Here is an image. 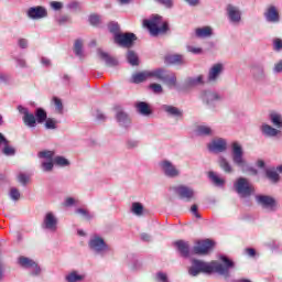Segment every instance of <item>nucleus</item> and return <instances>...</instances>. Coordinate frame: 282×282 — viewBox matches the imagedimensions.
Segmentation results:
<instances>
[{
	"label": "nucleus",
	"instance_id": "nucleus-1",
	"mask_svg": "<svg viewBox=\"0 0 282 282\" xmlns=\"http://www.w3.org/2000/svg\"><path fill=\"white\" fill-rule=\"evenodd\" d=\"M220 259L225 265L217 261L204 262L202 260L194 259L192 260V265L188 269V274L191 276H197L198 274H202V272L205 274H213V272H217V274L228 276V274H230V268H235V262L226 256L220 257Z\"/></svg>",
	"mask_w": 282,
	"mask_h": 282
},
{
	"label": "nucleus",
	"instance_id": "nucleus-2",
	"mask_svg": "<svg viewBox=\"0 0 282 282\" xmlns=\"http://www.w3.org/2000/svg\"><path fill=\"white\" fill-rule=\"evenodd\" d=\"M268 118L272 126L269 123H262L260 126L261 134L264 138H279V135H281V131H282V115H281V112L272 110L269 112Z\"/></svg>",
	"mask_w": 282,
	"mask_h": 282
},
{
	"label": "nucleus",
	"instance_id": "nucleus-3",
	"mask_svg": "<svg viewBox=\"0 0 282 282\" xmlns=\"http://www.w3.org/2000/svg\"><path fill=\"white\" fill-rule=\"evenodd\" d=\"M18 111L21 113L22 120L25 124V127H29L30 129H34L36 127V122L39 124H43L45 120H47V112L43 108H37L34 113H31L30 110L23 106H18Z\"/></svg>",
	"mask_w": 282,
	"mask_h": 282
},
{
	"label": "nucleus",
	"instance_id": "nucleus-4",
	"mask_svg": "<svg viewBox=\"0 0 282 282\" xmlns=\"http://www.w3.org/2000/svg\"><path fill=\"white\" fill-rule=\"evenodd\" d=\"M143 25L147 28L151 36H158L169 31V23L164 22L161 15H152L149 20H143Z\"/></svg>",
	"mask_w": 282,
	"mask_h": 282
},
{
	"label": "nucleus",
	"instance_id": "nucleus-5",
	"mask_svg": "<svg viewBox=\"0 0 282 282\" xmlns=\"http://www.w3.org/2000/svg\"><path fill=\"white\" fill-rule=\"evenodd\" d=\"M150 78H155V80H161L167 87H175L177 85V76H175V73L170 72L165 68H156L149 70Z\"/></svg>",
	"mask_w": 282,
	"mask_h": 282
},
{
	"label": "nucleus",
	"instance_id": "nucleus-6",
	"mask_svg": "<svg viewBox=\"0 0 282 282\" xmlns=\"http://www.w3.org/2000/svg\"><path fill=\"white\" fill-rule=\"evenodd\" d=\"M231 160L239 169L243 170L248 166V162H246V159L243 158V147L239 141H234L231 143Z\"/></svg>",
	"mask_w": 282,
	"mask_h": 282
},
{
	"label": "nucleus",
	"instance_id": "nucleus-7",
	"mask_svg": "<svg viewBox=\"0 0 282 282\" xmlns=\"http://www.w3.org/2000/svg\"><path fill=\"white\" fill-rule=\"evenodd\" d=\"M200 100L209 109H215V107H217V105L224 100V96L217 93V90H203L200 94Z\"/></svg>",
	"mask_w": 282,
	"mask_h": 282
},
{
	"label": "nucleus",
	"instance_id": "nucleus-8",
	"mask_svg": "<svg viewBox=\"0 0 282 282\" xmlns=\"http://www.w3.org/2000/svg\"><path fill=\"white\" fill-rule=\"evenodd\" d=\"M88 247L90 248L91 252L95 254H100L101 257H105V252H108L109 250V246L100 236H93L88 242Z\"/></svg>",
	"mask_w": 282,
	"mask_h": 282
},
{
	"label": "nucleus",
	"instance_id": "nucleus-9",
	"mask_svg": "<svg viewBox=\"0 0 282 282\" xmlns=\"http://www.w3.org/2000/svg\"><path fill=\"white\" fill-rule=\"evenodd\" d=\"M256 202L263 210H268V213H275L279 209V203L272 196L258 195L256 196Z\"/></svg>",
	"mask_w": 282,
	"mask_h": 282
},
{
	"label": "nucleus",
	"instance_id": "nucleus-10",
	"mask_svg": "<svg viewBox=\"0 0 282 282\" xmlns=\"http://www.w3.org/2000/svg\"><path fill=\"white\" fill-rule=\"evenodd\" d=\"M234 188L240 197H250L254 187L245 177H239L234 184Z\"/></svg>",
	"mask_w": 282,
	"mask_h": 282
},
{
	"label": "nucleus",
	"instance_id": "nucleus-11",
	"mask_svg": "<svg viewBox=\"0 0 282 282\" xmlns=\"http://www.w3.org/2000/svg\"><path fill=\"white\" fill-rule=\"evenodd\" d=\"M226 17L229 23L232 25H239L241 23V9L232 3H228L225 8Z\"/></svg>",
	"mask_w": 282,
	"mask_h": 282
},
{
	"label": "nucleus",
	"instance_id": "nucleus-12",
	"mask_svg": "<svg viewBox=\"0 0 282 282\" xmlns=\"http://www.w3.org/2000/svg\"><path fill=\"white\" fill-rule=\"evenodd\" d=\"M207 149L209 153H226L228 151V140L216 137L207 144Z\"/></svg>",
	"mask_w": 282,
	"mask_h": 282
},
{
	"label": "nucleus",
	"instance_id": "nucleus-13",
	"mask_svg": "<svg viewBox=\"0 0 282 282\" xmlns=\"http://www.w3.org/2000/svg\"><path fill=\"white\" fill-rule=\"evenodd\" d=\"M159 165L165 177H170L172 180H175V177H180V169H177V166L173 164V162L169 160H163L159 163Z\"/></svg>",
	"mask_w": 282,
	"mask_h": 282
},
{
	"label": "nucleus",
	"instance_id": "nucleus-14",
	"mask_svg": "<svg viewBox=\"0 0 282 282\" xmlns=\"http://www.w3.org/2000/svg\"><path fill=\"white\" fill-rule=\"evenodd\" d=\"M43 230H48L50 232H56L58 230V218L54 213L48 212L45 214L43 223H42Z\"/></svg>",
	"mask_w": 282,
	"mask_h": 282
},
{
	"label": "nucleus",
	"instance_id": "nucleus-15",
	"mask_svg": "<svg viewBox=\"0 0 282 282\" xmlns=\"http://www.w3.org/2000/svg\"><path fill=\"white\" fill-rule=\"evenodd\" d=\"M113 39L120 47H131L138 37L133 33H117Z\"/></svg>",
	"mask_w": 282,
	"mask_h": 282
},
{
	"label": "nucleus",
	"instance_id": "nucleus-16",
	"mask_svg": "<svg viewBox=\"0 0 282 282\" xmlns=\"http://www.w3.org/2000/svg\"><path fill=\"white\" fill-rule=\"evenodd\" d=\"M215 247V241L210 239L198 240L193 248L194 254H207Z\"/></svg>",
	"mask_w": 282,
	"mask_h": 282
},
{
	"label": "nucleus",
	"instance_id": "nucleus-17",
	"mask_svg": "<svg viewBox=\"0 0 282 282\" xmlns=\"http://www.w3.org/2000/svg\"><path fill=\"white\" fill-rule=\"evenodd\" d=\"M223 74H224L223 63H216L212 65L207 74V83H217V80H219Z\"/></svg>",
	"mask_w": 282,
	"mask_h": 282
},
{
	"label": "nucleus",
	"instance_id": "nucleus-18",
	"mask_svg": "<svg viewBox=\"0 0 282 282\" xmlns=\"http://www.w3.org/2000/svg\"><path fill=\"white\" fill-rule=\"evenodd\" d=\"M173 191L178 195L181 199H185V202H191L193 197H195V191L186 185H178L173 187Z\"/></svg>",
	"mask_w": 282,
	"mask_h": 282
},
{
	"label": "nucleus",
	"instance_id": "nucleus-19",
	"mask_svg": "<svg viewBox=\"0 0 282 282\" xmlns=\"http://www.w3.org/2000/svg\"><path fill=\"white\" fill-rule=\"evenodd\" d=\"M116 120L120 127H131V117L123 111L120 107H116Z\"/></svg>",
	"mask_w": 282,
	"mask_h": 282
},
{
	"label": "nucleus",
	"instance_id": "nucleus-20",
	"mask_svg": "<svg viewBox=\"0 0 282 282\" xmlns=\"http://www.w3.org/2000/svg\"><path fill=\"white\" fill-rule=\"evenodd\" d=\"M29 19H45L47 17V10L43 7H32L28 10Z\"/></svg>",
	"mask_w": 282,
	"mask_h": 282
},
{
	"label": "nucleus",
	"instance_id": "nucleus-21",
	"mask_svg": "<svg viewBox=\"0 0 282 282\" xmlns=\"http://www.w3.org/2000/svg\"><path fill=\"white\" fill-rule=\"evenodd\" d=\"M167 65H186V58L182 54H169L165 56Z\"/></svg>",
	"mask_w": 282,
	"mask_h": 282
},
{
	"label": "nucleus",
	"instance_id": "nucleus-22",
	"mask_svg": "<svg viewBox=\"0 0 282 282\" xmlns=\"http://www.w3.org/2000/svg\"><path fill=\"white\" fill-rule=\"evenodd\" d=\"M264 17L269 23H279L281 21L276 7H270L264 13Z\"/></svg>",
	"mask_w": 282,
	"mask_h": 282
},
{
	"label": "nucleus",
	"instance_id": "nucleus-23",
	"mask_svg": "<svg viewBox=\"0 0 282 282\" xmlns=\"http://www.w3.org/2000/svg\"><path fill=\"white\" fill-rule=\"evenodd\" d=\"M97 54L101 61H105L108 67H116V65H118V61L113 57H110L107 52L98 48Z\"/></svg>",
	"mask_w": 282,
	"mask_h": 282
},
{
	"label": "nucleus",
	"instance_id": "nucleus-24",
	"mask_svg": "<svg viewBox=\"0 0 282 282\" xmlns=\"http://www.w3.org/2000/svg\"><path fill=\"white\" fill-rule=\"evenodd\" d=\"M162 111H165L167 116H173L174 118H182L183 112L180 110V108L171 105H163L161 107Z\"/></svg>",
	"mask_w": 282,
	"mask_h": 282
},
{
	"label": "nucleus",
	"instance_id": "nucleus-25",
	"mask_svg": "<svg viewBox=\"0 0 282 282\" xmlns=\"http://www.w3.org/2000/svg\"><path fill=\"white\" fill-rule=\"evenodd\" d=\"M174 246H176L178 252L183 257H188L191 254V246L188 245L187 241L178 240L174 243Z\"/></svg>",
	"mask_w": 282,
	"mask_h": 282
},
{
	"label": "nucleus",
	"instance_id": "nucleus-26",
	"mask_svg": "<svg viewBox=\"0 0 282 282\" xmlns=\"http://www.w3.org/2000/svg\"><path fill=\"white\" fill-rule=\"evenodd\" d=\"M253 78L256 80H264L265 79V70L263 68V65H254L251 69Z\"/></svg>",
	"mask_w": 282,
	"mask_h": 282
},
{
	"label": "nucleus",
	"instance_id": "nucleus-27",
	"mask_svg": "<svg viewBox=\"0 0 282 282\" xmlns=\"http://www.w3.org/2000/svg\"><path fill=\"white\" fill-rule=\"evenodd\" d=\"M66 282H83L85 281V274H80L78 271H70L65 276Z\"/></svg>",
	"mask_w": 282,
	"mask_h": 282
},
{
	"label": "nucleus",
	"instance_id": "nucleus-28",
	"mask_svg": "<svg viewBox=\"0 0 282 282\" xmlns=\"http://www.w3.org/2000/svg\"><path fill=\"white\" fill-rule=\"evenodd\" d=\"M148 78H150L149 70L135 73L134 75H132V83H134L135 85H140V83H144V80H148Z\"/></svg>",
	"mask_w": 282,
	"mask_h": 282
},
{
	"label": "nucleus",
	"instance_id": "nucleus-29",
	"mask_svg": "<svg viewBox=\"0 0 282 282\" xmlns=\"http://www.w3.org/2000/svg\"><path fill=\"white\" fill-rule=\"evenodd\" d=\"M186 87H197V85H204V75H198L196 77H188L185 80Z\"/></svg>",
	"mask_w": 282,
	"mask_h": 282
},
{
	"label": "nucleus",
	"instance_id": "nucleus-30",
	"mask_svg": "<svg viewBox=\"0 0 282 282\" xmlns=\"http://www.w3.org/2000/svg\"><path fill=\"white\" fill-rule=\"evenodd\" d=\"M195 34L198 39H208V36H213V29L210 26L198 28Z\"/></svg>",
	"mask_w": 282,
	"mask_h": 282
},
{
	"label": "nucleus",
	"instance_id": "nucleus-31",
	"mask_svg": "<svg viewBox=\"0 0 282 282\" xmlns=\"http://www.w3.org/2000/svg\"><path fill=\"white\" fill-rule=\"evenodd\" d=\"M137 111L141 113V116H151V108L149 107V104L144 101H139L135 104Z\"/></svg>",
	"mask_w": 282,
	"mask_h": 282
},
{
	"label": "nucleus",
	"instance_id": "nucleus-32",
	"mask_svg": "<svg viewBox=\"0 0 282 282\" xmlns=\"http://www.w3.org/2000/svg\"><path fill=\"white\" fill-rule=\"evenodd\" d=\"M218 164L225 173H232V165L228 162V159L220 156L218 159Z\"/></svg>",
	"mask_w": 282,
	"mask_h": 282
},
{
	"label": "nucleus",
	"instance_id": "nucleus-33",
	"mask_svg": "<svg viewBox=\"0 0 282 282\" xmlns=\"http://www.w3.org/2000/svg\"><path fill=\"white\" fill-rule=\"evenodd\" d=\"M19 264L21 265V268H25L28 270H31L33 265H36V261L28 258V257H23L21 256L19 258Z\"/></svg>",
	"mask_w": 282,
	"mask_h": 282
},
{
	"label": "nucleus",
	"instance_id": "nucleus-34",
	"mask_svg": "<svg viewBox=\"0 0 282 282\" xmlns=\"http://www.w3.org/2000/svg\"><path fill=\"white\" fill-rule=\"evenodd\" d=\"M208 177L213 182V184H215V186H224V184H226V181H224V178H220L219 175H217V173L213 171L208 173Z\"/></svg>",
	"mask_w": 282,
	"mask_h": 282
},
{
	"label": "nucleus",
	"instance_id": "nucleus-35",
	"mask_svg": "<svg viewBox=\"0 0 282 282\" xmlns=\"http://www.w3.org/2000/svg\"><path fill=\"white\" fill-rule=\"evenodd\" d=\"M265 175H267L268 180H270V182H272V184H279V181L281 180V176L274 170H267Z\"/></svg>",
	"mask_w": 282,
	"mask_h": 282
},
{
	"label": "nucleus",
	"instance_id": "nucleus-36",
	"mask_svg": "<svg viewBox=\"0 0 282 282\" xmlns=\"http://www.w3.org/2000/svg\"><path fill=\"white\" fill-rule=\"evenodd\" d=\"M197 135H213L214 131L212 127L208 126H198L196 128Z\"/></svg>",
	"mask_w": 282,
	"mask_h": 282
},
{
	"label": "nucleus",
	"instance_id": "nucleus-37",
	"mask_svg": "<svg viewBox=\"0 0 282 282\" xmlns=\"http://www.w3.org/2000/svg\"><path fill=\"white\" fill-rule=\"evenodd\" d=\"M127 61H128V63H130L133 67L140 65V61H139V58H138V54H135V52H133V51H128Z\"/></svg>",
	"mask_w": 282,
	"mask_h": 282
},
{
	"label": "nucleus",
	"instance_id": "nucleus-38",
	"mask_svg": "<svg viewBox=\"0 0 282 282\" xmlns=\"http://www.w3.org/2000/svg\"><path fill=\"white\" fill-rule=\"evenodd\" d=\"M74 52L75 55L78 56V58H84V53H83V40H76L74 44Z\"/></svg>",
	"mask_w": 282,
	"mask_h": 282
},
{
	"label": "nucleus",
	"instance_id": "nucleus-39",
	"mask_svg": "<svg viewBox=\"0 0 282 282\" xmlns=\"http://www.w3.org/2000/svg\"><path fill=\"white\" fill-rule=\"evenodd\" d=\"M131 213H133V215H137L138 217H140L142 215V213H144V206L138 202L132 203Z\"/></svg>",
	"mask_w": 282,
	"mask_h": 282
},
{
	"label": "nucleus",
	"instance_id": "nucleus-40",
	"mask_svg": "<svg viewBox=\"0 0 282 282\" xmlns=\"http://www.w3.org/2000/svg\"><path fill=\"white\" fill-rule=\"evenodd\" d=\"M53 163L56 166H62V167L69 166V160L65 159L64 156H55L53 160Z\"/></svg>",
	"mask_w": 282,
	"mask_h": 282
},
{
	"label": "nucleus",
	"instance_id": "nucleus-41",
	"mask_svg": "<svg viewBox=\"0 0 282 282\" xmlns=\"http://www.w3.org/2000/svg\"><path fill=\"white\" fill-rule=\"evenodd\" d=\"M2 149V153L3 155H14V153H17V150H14V148L10 147V141L7 140V143H4Z\"/></svg>",
	"mask_w": 282,
	"mask_h": 282
},
{
	"label": "nucleus",
	"instance_id": "nucleus-42",
	"mask_svg": "<svg viewBox=\"0 0 282 282\" xmlns=\"http://www.w3.org/2000/svg\"><path fill=\"white\" fill-rule=\"evenodd\" d=\"M37 155L42 160H50V161H52L54 159V151L44 150V151L39 152Z\"/></svg>",
	"mask_w": 282,
	"mask_h": 282
},
{
	"label": "nucleus",
	"instance_id": "nucleus-43",
	"mask_svg": "<svg viewBox=\"0 0 282 282\" xmlns=\"http://www.w3.org/2000/svg\"><path fill=\"white\" fill-rule=\"evenodd\" d=\"M149 88L151 89V91H153V94H164V88H162V85L153 83L150 84Z\"/></svg>",
	"mask_w": 282,
	"mask_h": 282
},
{
	"label": "nucleus",
	"instance_id": "nucleus-44",
	"mask_svg": "<svg viewBox=\"0 0 282 282\" xmlns=\"http://www.w3.org/2000/svg\"><path fill=\"white\" fill-rule=\"evenodd\" d=\"M108 30H109V32H111V34H115V36L117 34H120L119 33L120 32V25L117 22H110L108 24Z\"/></svg>",
	"mask_w": 282,
	"mask_h": 282
},
{
	"label": "nucleus",
	"instance_id": "nucleus-45",
	"mask_svg": "<svg viewBox=\"0 0 282 282\" xmlns=\"http://www.w3.org/2000/svg\"><path fill=\"white\" fill-rule=\"evenodd\" d=\"M9 195L10 198L13 199V202H19V199H21V193L17 187H11Z\"/></svg>",
	"mask_w": 282,
	"mask_h": 282
},
{
	"label": "nucleus",
	"instance_id": "nucleus-46",
	"mask_svg": "<svg viewBox=\"0 0 282 282\" xmlns=\"http://www.w3.org/2000/svg\"><path fill=\"white\" fill-rule=\"evenodd\" d=\"M155 3H159V6H163L164 8H167V10H171L173 8L174 2L173 0H154Z\"/></svg>",
	"mask_w": 282,
	"mask_h": 282
},
{
	"label": "nucleus",
	"instance_id": "nucleus-47",
	"mask_svg": "<svg viewBox=\"0 0 282 282\" xmlns=\"http://www.w3.org/2000/svg\"><path fill=\"white\" fill-rule=\"evenodd\" d=\"M55 110L57 113H63V101L58 97L53 98Z\"/></svg>",
	"mask_w": 282,
	"mask_h": 282
},
{
	"label": "nucleus",
	"instance_id": "nucleus-48",
	"mask_svg": "<svg viewBox=\"0 0 282 282\" xmlns=\"http://www.w3.org/2000/svg\"><path fill=\"white\" fill-rule=\"evenodd\" d=\"M18 182H20V184H22V186H25L30 182V176H28L24 173H21L18 175Z\"/></svg>",
	"mask_w": 282,
	"mask_h": 282
},
{
	"label": "nucleus",
	"instance_id": "nucleus-49",
	"mask_svg": "<svg viewBox=\"0 0 282 282\" xmlns=\"http://www.w3.org/2000/svg\"><path fill=\"white\" fill-rule=\"evenodd\" d=\"M45 129H56V120L46 118L45 120Z\"/></svg>",
	"mask_w": 282,
	"mask_h": 282
},
{
	"label": "nucleus",
	"instance_id": "nucleus-50",
	"mask_svg": "<svg viewBox=\"0 0 282 282\" xmlns=\"http://www.w3.org/2000/svg\"><path fill=\"white\" fill-rule=\"evenodd\" d=\"M52 169H54V162L48 161L42 163V170L45 171L46 173L52 171Z\"/></svg>",
	"mask_w": 282,
	"mask_h": 282
},
{
	"label": "nucleus",
	"instance_id": "nucleus-51",
	"mask_svg": "<svg viewBox=\"0 0 282 282\" xmlns=\"http://www.w3.org/2000/svg\"><path fill=\"white\" fill-rule=\"evenodd\" d=\"M41 275V267L35 262V265L31 269V276H40Z\"/></svg>",
	"mask_w": 282,
	"mask_h": 282
},
{
	"label": "nucleus",
	"instance_id": "nucleus-52",
	"mask_svg": "<svg viewBox=\"0 0 282 282\" xmlns=\"http://www.w3.org/2000/svg\"><path fill=\"white\" fill-rule=\"evenodd\" d=\"M89 23L90 25H98V23H100V15H97V14L90 15Z\"/></svg>",
	"mask_w": 282,
	"mask_h": 282
},
{
	"label": "nucleus",
	"instance_id": "nucleus-53",
	"mask_svg": "<svg viewBox=\"0 0 282 282\" xmlns=\"http://www.w3.org/2000/svg\"><path fill=\"white\" fill-rule=\"evenodd\" d=\"M273 50H275V52H281V50H282V40L281 39H275L273 41Z\"/></svg>",
	"mask_w": 282,
	"mask_h": 282
},
{
	"label": "nucleus",
	"instance_id": "nucleus-54",
	"mask_svg": "<svg viewBox=\"0 0 282 282\" xmlns=\"http://www.w3.org/2000/svg\"><path fill=\"white\" fill-rule=\"evenodd\" d=\"M139 144H140V141L138 140H128L127 142L128 149H138Z\"/></svg>",
	"mask_w": 282,
	"mask_h": 282
},
{
	"label": "nucleus",
	"instance_id": "nucleus-55",
	"mask_svg": "<svg viewBox=\"0 0 282 282\" xmlns=\"http://www.w3.org/2000/svg\"><path fill=\"white\" fill-rule=\"evenodd\" d=\"M77 215H82L83 217H86V219H91V216L89 215V212L87 209L78 208L76 209Z\"/></svg>",
	"mask_w": 282,
	"mask_h": 282
},
{
	"label": "nucleus",
	"instance_id": "nucleus-56",
	"mask_svg": "<svg viewBox=\"0 0 282 282\" xmlns=\"http://www.w3.org/2000/svg\"><path fill=\"white\" fill-rule=\"evenodd\" d=\"M156 279L158 281H161V282H169V276L164 272H158Z\"/></svg>",
	"mask_w": 282,
	"mask_h": 282
},
{
	"label": "nucleus",
	"instance_id": "nucleus-57",
	"mask_svg": "<svg viewBox=\"0 0 282 282\" xmlns=\"http://www.w3.org/2000/svg\"><path fill=\"white\" fill-rule=\"evenodd\" d=\"M191 213L196 217V219H202V215H199V212H197V205H192Z\"/></svg>",
	"mask_w": 282,
	"mask_h": 282
},
{
	"label": "nucleus",
	"instance_id": "nucleus-58",
	"mask_svg": "<svg viewBox=\"0 0 282 282\" xmlns=\"http://www.w3.org/2000/svg\"><path fill=\"white\" fill-rule=\"evenodd\" d=\"M57 23L59 25H65V23H69V17L67 15H62L57 19Z\"/></svg>",
	"mask_w": 282,
	"mask_h": 282
},
{
	"label": "nucleus",
	"instance_id": "nucleus-59",
	"mask_svg": "<svg viewBox=\"0 0 282 282\" xmlns=\"http://www.w3.org/2000/svg\"><path fill=\"white\" fill-rule=\"evenodd\" d=\"M51 8L53 10H61L63 8V2L53 1V2H51Z\"/></svg>",
	"mask_w": 282,
	"mask_h": 282
},
{
	"label": "nucleus",
	"instance_id": "nucleus-60",
	"mask_svg": "<svg viewBox=\"0 0 282 282\" xmlns=\"http://www.w3.org/2000/svg\"><path fill=\"white\" fill-rule=\"evenodd\" d=\"M187 52H191L192 54H202V48L194 47V46H188Z\"/></svg>",
	"mask_w": 282,
	"mask_h": 282
},
{
	"label": "nucleus",
	"instance_id": "nucleus-61",
	"mask_svg": "<svg viewBox=\"0 0 282 282\" xmlns=\"http://www.w3.org/2000/svg\"><path fill=\"white\" fill-rule=\"evenodd\" d=\"M273 72H275V74H281L282 72V59L275 64L274 68H273Z\"/></svg>",
	"mask_w": 282,
	"mask_h": 282
},
{
	"label": "nucleus",
	"instance_id": "nucleus-62",
	"mask_svg": "<svg viewBox=\"0 0 282 282\" xmlns=\"http://www.w3.org/2000/svg\"><path fill=\"white\" fill-rule=\"evenodd\" d=\"M19 47H21L22 50H25L28 47V40L20 39L19 40Z\"/></svg>",
	"mask_w": 282,
	"mask_h": 282
},
{
	"label": "nucleus",
	"instance_id": "nucleus-63",
	"mask_svg": "<svg viewBox=\"0 0 282 282\" xmlns=\"http://www.w3.org/2000/svg\"><path fill=\"white\" fill-rule=\"evenodd\" d=\"M18 67H28V64L25 63V59L23 58H17Z\"/></svg>",
	"mask_w": 282,
	"mask_h": 282
},
{
	"label": "nucleus",
	"instance_id": "nucleus-64",
	"mask_svg": "<svg viewBox=\"0 0 282 282\" xmlns=\"http://www.w3.org/2000/svg\"><path fill=\"white\" fill-rule=\"evenodd\" d=\"M246 254H248V257H254V254H257V251L253 248H247Z\"/></svg>",
	"mask_w": 282,
	"mask_h": 282
}]
</instances>
